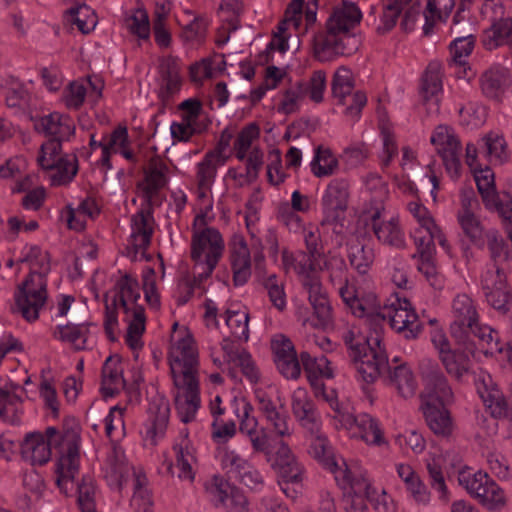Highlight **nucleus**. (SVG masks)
Instances as JSON below:
<instances>
[{"label": "nucleus", "mask_w": 512, "mask_h": 512, "mask_svg": "<svg viewBox=\"0 0 512 512\" xmlns=\"http://www.w3.org/2000/svg\"><path fill=\"white\" fill-rule=\"evenodd\" d=\"M79 429L76 426L47 427L44 433L35 431L26 434L21 443V454L32 465L46 464L52 448L59 453L56 464V484L68 495L74 488V479L79 471Z\"/></svg>", "instance_id": "nucleus-1"}, {"label": "nucleus", "mask_w": 512, "mask_h": 512, "mask_svg": "<svg viewBox=\"0 0 512 512\" xmlns=\"http://www.w3.org/2000/svg\"><path fill=\"white\" fill-rule=\"evenodd\" d=\"M340 297L351 313L362 319L368 330L382 338L383 323L388 319L393 330L404 335L407 339L416 338L421 331V324L411 303L403 298H396L389 305L382 307L373 291L362 288L344 286Z\"/></svg>", "instance_id": "nucleus-2"}, {"label": "nucleus", "mask_w": 512, "mask_h": 512, "mask_svg": "<svg viewBox=\"0 0 512 512\" xmlns=\"http://www.w3.org/2000/svg\"><path fill=\"white\" fill-rule=\"evenodd\" d=\"M362 13L358 6L350 1L333 7L326 21L325 32L314 37V54L321 62H328L337 56L353 54L359 47V39L351 33L361 21Z\"/></svg>", "instance_id": "nucleus-3"}, {"label": "nucleus", "mask_w": 512, "mask_h": 512, "mask_svg": "<svg viewBox=\"0 0 512 512\" xmlns=\"http://www.w3.org/2000/svg\"><path fill=\"white\" fill-rule=\"evenodd\" d=\"M349 355L355 365L357 377L366 383H372L389 368L385 348L381 345L379 330H369L364 334L359 328L352 327L344 335Z\"/></svg>", "instance_id": "nucleus-4"}, {"label": "nucleus", "mask_w": 512, "mask_h": 512, "mask_svg": "<svg viewBox=\"0 0 512 512\" xmlns=\"http://www.w3.org/2000/svg\"><path fill=\"white\" fill-rule=\"evenodd\" d=\"M106 299L114 308L122 310L123 321L127 324V345L134 351L142 348L146 316L143 305L139 303L141 294L137 279L130 274L122 275Z\"/></svg>", "instance_id": "nucleus-5"}, {"label": "nucleus", "mask_w": 512, "mask_h": 512, "mask_svg": "<svg viewBox=\"0 0 512 512\" xmlns=\"http://www.w3.org/2000/svg\"><path fill=\"white\" fill-rule=\"evenodd\" d=\"M104 477L112 489H121L132 477L134 492L130 506L134 512H154V501L146 487L147 478L141 470H135L126 460L124 450L113 445L103 466Z\"/></svg>", "instance_id": "nucleus-6"}, {"label": "nucleus", "mask_w": 512, "mask_h": 512, "mask_svg": "<svg viewBox=\"0 0 512 512\" xmlns=\"http://www.w3.org/2000/svg\"><path fill=\"white\" fill-rule=\"evenodd\" d=\"M221 233L207 225L206 214H198L192 225L191 258L194 262L195 284H200L212 274L224 251Z\"/></svg>", "instance_id": "nucleus-7"}, {"label": "nucleus", "mask_w": 512, "mask_h": 512, "mask_svg": "<svg viewBox=\"0 0 512 512\" xmlns=\"http://www.w3.org/2000/svg\"><path fill=\"white\" fill-rule=\"evenodd\" d=\"M171 378L199 377V349L186 326L173 324L168 350Z\"/></svg>", "instance_id": "nucleus-8"}, {"label": "nucleus", "mask_w": 512, "mask_h": 512, "mask_svg": "<svg viewBox=\"0 0 512 512\" xmlns=\"http://www.w3.org/2000/svg\"><path fill=\"white\" fill-rule=\"evenodd\" d=\"M307 432L310 435L308 454L324 469L331 472L337 485L346 490L348 480L361 464L357 461L347 462L343 457L336 455L327 436L322 432L321 424L317 426V432Z\"/></svg>", "instance_id": "nucleus-9"}, {"label": "nucleus", "mask_w": 512, "mask_h": 512, "mask_svg": "<svg viewBox=\"0 0 512 512\" xmlns=\"http://www.w3.org/2000/svg\"><path fill=\"white\" fill-rule=\"evenodd\" d=\"M48 301L47 278L29 274L14 293L13 312L27 322L36 321Z\"/></svg>", "instance_id": "nucleus-10"}, {"label": "nucleus", "mask_w": 512, "mask_h": 512, "mask_svg": "<svg viewBox=\"0 0 512 512\" xmlns=\"http://www.w3.org/2000/svg\"><path fill=\"white\" fill-rule=\"evenodd\" d=\"M37 162L43 170L51 171V184L62 186L70 183L78 172L77 157L62 153V142L47 140L39 150Z\"/></svg>", "instance_id": "nucleus-11"}, {"label": "nucleus", "mask_w": 512, "mask_h": 512, "mask_svg": "<svg viewBox=\"0 0 512 512\" xmlns=\"http://www.w3.org/2000/svg\"><path fill=\"white\" fill-rule=\"evenodd\" d=\"M458 482L471 497L490 511H500L507 504L504 490L487 473L465 469L459 472Z\"/></svg>", "instance_id": "nucleus-12"}, {"label": "nucleus", "mask_w": 512, "mask_h": 512, "mask_svg": "<svg viewBox=\"0 0 512 512\" xmlns=\"http://www.w3.org/2000/svg\"><path fill=\"white\" fill-rule=\"evenodd\" d=\"M271 468L277 475L282 492L291 499H296V490L287 487L288 484L300 485L306 478V467L291 447L283 440L279 441L274 453Z\"/></svg>", "instance_id": "nucleus-13"}, {"label": "nucleus", "mask_w": 512, "mask_h": 512, "mask_svg": "<svg viewBox=\"0 0 512 512\" xmlns=\"http://www.w3.org/2000/svg\"><path fill=\"white\" fill-rule=\"evenodd\" d=\"M302 285L307 299L313 309V317H308L305 308H299L297 317L302 324L313 328H325L332 323V307L328 293L322 285L321 278H314Z\"/></svg>", "instance_id": "nucleus-14"}, {"label": "nucleus", "mask_w": 512, "mask_h": 512, "mask_svg": "<svg viewBox=\"0 0 512 512\" xmlns=\"http://www.w3.org/2000/svg\"><path fill=\"white\" fill-rule=\"evenodd\" d=\"M423 382L421 406L446 405L453 401V392L436 362L424 359L420 364Z\"/></svg>", "instance_id": "nucleus-15"}, {"label": "nucleus", "mask_w": 512, "mask_h": 512, "mask_svg": "<svg viewBox=\"0 0 512 512\" xmlns=\"http://www.w3.org/2000/svg\"><path fill=\"white\" fill-rule=\"evenodd\" d=\"M221 463L230 477L250 490L260 492L264 489L265 478L261 471L235 449H224Z\"/></svg>", "instance_id": "nucleus-16"}, {"label": "nucleus", "mask_w": 512, "mask_h": 512, "mask_svg": "<svg viewBox=\"0 0 512 512\" xmlns=\"http://www.w3.org/2000/svg\"><path fill=\"white\" fill-rule=\"evenodd\" d=\"M171 394L179 419L189 423L201 405L199 377L172 378Z\"/></svg>", "instance_id": "nucleus-17"}, {"label": "nucleus", "mask_w": 512, "mask_h": 512, "mask_svg": "<svg viewBox=\"0 0 512 512\" xmlns=\"http://www.w3.org/2000/svg\"><path fill=\"white\" fill-rule=\"evenodd\" d=\"M430 141L436 152L442 158L443 164L452 179H458L461 174V143L454 130L445 125H439L433 131Z\"/></svg>", "instance_id": "nucleus-18"}, {"label": "nucleus", "mask_w": 512, "mask_h": 512, "mask_svg": "<svg viewBox=\"0 0 512 512\" xmlns=\"http://www.w3.org/2000/svg\"><path fill=\"white\" fill-rule=\"evenodd\" d=\"M481 288L487 303L502 315H507L512 307V298L506 284L504 272L490 265L481 275Z\"/></svg>", "instance_id": "nucleus-19"}, {"label": "nucleus", "mask_w": 512, "mask_h": 512, "mask_svg": "<svg viewBox=\"0 0 512 512\" xmlns=\"http://www.w3.org/2000/svg\"><path fill=\"white\" fill-rule=\"evenodd\" d=\"M348 481L346 490H351L357 496H364L376 511L395 512L396 507L393 499L383 488L374 485L362 465L354 470V474Z\"/></svg>", "instance_id": "nucleus-20"}, {"label": "nucleus", "mask_w": 512, "mask_h": 512, "mask_svg": "<svg viewBox=\"0 0 512 512\" xmlns=\"http://www.w3.org/2000/svg\"><path fill=\"white\" fill-rule=\"evenodd\" d=\"M205 488L215 507L223 508L226 512H248L244 493L222 477L214 476Z\"/></svg>", "instance_id": "nucleus-21"}, {"label": "nucleus", "mask_w": 512, "mask_h": 512, "mask_svg": "<svg viewBox=\"0 0 512 512\" xmlns=\"http://www.w3.org/2000/svg\"><path fill=\"white\" fill-rule=\"evenodd\" d=\"M332 93L339 103L346 104V98L351 97V103H347L345 113L352 117H358L362 108L366 105L365 93L356 91L353 93L355 80L352 71L345 67H339L332 79Z\"/></svg>", "instance_id": "nucleus-22"}, {"label": "nucleus", "mask_w": 512, "mask_h": 512, "mask_svg": "<svg viewBox=\"0 0 512 512\" xmlns=\"http://www.w3.org/2000/svg\"><path fill=\"white\" fill-rule=\"evenodd\" d=\"M169 167L160 158H152L145 170L144 178L138 184L139 195L150 205L158 202V193L169 182Z\"/></svg>", "instance_id": "nucleus-23"}, {"label": "nucleus", "mask_w": 512, "mask_h": 512, "mask_svg": "<svg viewBox=\"0 0 512 512\" xmlns=\"http://www.w3.org/2000/svg\"><path fill=\"white\" fill-rule=\"evenodd\" d=\"M349 183L346 179L335 178L329 182L321 197L324 221L340 219L348 208Z\"/></svg>", "instance_id": "nucleus-24"}, {"label": "nucleus", "mask_w": 512, "mask_h": 512, "mask_svg": "<svg viewBox=\"0 0 512 512\" xmlns=\"http://www.w3.org/2000/svg\"><path fill=\"white\" fill-rule=\"evenodd\" d=\"M230 263L235 286H242L251 277V253L242 234L235 233L229 241Z\"/></svg>", "instance_id": "nucleus-25"}, {"label": "nucleus", "mask_w": 512, "mask_h": 512, "mask_svg": "<svg viewBox=\"0 0 512 512\" xmlns=\"http://www.w3.org/2000/svg\"><path fill=\"white\" fill-rule=\"evenodd\" d=\"M475 386L479 396L494 418L507 416V402L488 372L480 370L477 373L475 377Z\"/></svg>", "instance_id": "nucleus-26"}, {"label": "nucleus", "mask_w": 512, "mask_h": 512, "mask_svg": "<svg viewBox=\"0 0 512 512\" xmlns=\"http://www.w3.org/2000/svg\"><path fill=\"white\" fill-rule=\"evenodd\" d=\"M451 313L454 318L451 332L455 337L475 327L478 323V311L474 300L466 293H458L451 304Z\"/></svg>", "instance_id": "nucleus-27"}, {"label": "nucleus", "mask_w": 512, "mask_h": 512, "mask_svg": "<svg viewBox=\"0 0 512 512\" xmlns=\"http://www.w3.org/2000/svg\"><path fill=\"white\" fill-rule=\"evenodd\" d=\"M32 120L35 130L53 136L52 140L67 141L75 133L74 120L67 114L52 112Z\"/></svg>", "instance_id": "nucleus-28"}, {"label": "nucleus", "mask_w": 512, "mask_h": 512, "mask_svg": "<svg viewBox=\"0 0 512 512\" xmlns=\"http://www.w3.org/2000/svg\"><path fill=\"white\" fill-rule=\"evenodd\" d=\"M371 227L377 240L383 245L397 249L405 247V234L398 215L382 217L380 212L377 211L372 216Z\"/></svg>", "instance_id": "nucleus-29"}, {"label": "nucleus", "mask_w": 512, "mask_h": 512, "mask_svg": "<svg viewBox=\"0 0 512 512\" xmlns=\"http://www.w3.org/2000/svg\"><path fill=\"white\" fill-rule=\"evenodd\" d=\"M170 406L163 397H155L149 403L148 420L145 423L144 437L152 445L162 438L168 426Z\"/></svg>", "instance_id": "nucleus-30"}, {"label": "nucleus", "mask_w": 512, "mask_h": 512, "mask_svg": "<svg viewBox=\"0 0 512 512\" xmlns=\"http://www.w3.org/2000/svg\"><path fill=\"white\" fill-rule=\"evenodd\" d=\"M291 408L294 417L306 431L317 432L321 419L306 389L298 387L293 391Z\"/></svg>", "instance_id": "nucleus-31"}, {"label": "nucleus", "mask_w": 512, "mask_h": 512, "mask_svg": "<svg viewBox=\"0 0 512 512\" xmlns=\"http://www.w3.org/2000/svg\"><path fill=\"white\" fill-rule=\"evenodd\" d=\"M300 360L303 364L305 371L308 373V378L316 396L326 397L329 394L326 392L324 384L319 378L330 379L334 376V368L330 360L325 356L312 357L308 352L300 354Z\"/></svg>", "instance_id": "nucleus-32"}, {"label": "nucleus", "mask_w": 512, "mask_h": 512, "mask_svg": "<svg viewBox=\"0 0 512 512\" xmlns=\"http://www.w3.org/2000/svg\"><path fill=\"white\" fill-rule=\"evenodd\" d=\"M491 25L483 31L482 44L487 50L512 45V18H502L497 10L490 11Z\"/></svg>", "instance_id": "nucleus-33"}, {"label": "nucleus", "mask_w": 512, "mask_h": 512, "mask_svg": "<svg viewBox=\"0 0 512 512\" xmlns=\"http://www.w3.org/2000/svg\"><path fill=\"white\" fill-rule=\"evenodd\" d=\"M350 265L359 273L366 274L375 260L374 244L366 237H355L347 244Z\"/></svg>", "instance_id": "nucleus-34"}, {"label": "nucleus", "mask_w": 512, "mask_h": 512, "mask_svg": "<svg viewBox=\"0 0 512 512\" xmlns=\"http://www.w3.org/2000/svg\"><path fill=\"white\" fill-rule=\"evenodd\" d=\"M154 230V219L150 212L139 211L131 218V234L129 245L135 254L144 252L151 242Z\"/></svg>", "instance_id": "nucleus-35"}, {"label": "nucleus", "mask_w": 512, "mask_h": 512, "mask_svg": "<svg viewBox=\"0 0 512 512\" xmlns=\"http://www.w3.org/2000/svg\"><path fill=\"white\" fill-rule=\"evenodd\" d=\"M282 260L284 265L292 269L301 284L318 278V265H320L321 257H312L311 254L299 251L296 254L283 251Z\"/></svg>", "instance_id": "nucleus-36"}, {"label": "nucleus", "mask_w": 512, "mask_h": 512, "mask_svg": "<svg viewBox=\"0 0 512 512\" xmlns=\"http://www.w3.org/2000/svg\"><path fill=\"white\" fill-rule=\"evenodd\" d=\"M510 84L508 70L495 65L487 69L480 77V88L484 96L500 102Z\"/></svg>", "instance_id": "nucleus-37"}, {"label": "nucleus", "mask_w": 512, "mask_h": 512, "mask_svg": "<svg viewBox=\"0 0 512 512\" xmlns=\"http://www.w3.org/2000/svg\"><path fill=\"white\" fill-rule=\"evenodd\" d=\"M175 453L177 477L182 481L192 483L195 478L197 459L195 449L189 439L182 438L173 445Z\"/></svg>", "instance_id": "nucleus-38"}, {"label": "nucleus", "mask_w": 512, "mask_h": 512, "mask_svg": "<svg viewBox=\"0 0 512 512\" xmlns=\"http://www.w3.org/2000/svg\"><path fill=\"white\" fill-rule=\"evenodd\" d=\"M180 69L174 60H166L160 65L158 79V96L163 102L168 101L180 91Z\"/></svg>", "instance_id": "nucleus-39"}, {"label": "nucleus", "mask_w": 512, "mask_h": 512, "mask_svg": "<svg viewBox=\"0 0 512 512\" xmlns=\"http://www.w3.org/2000/svg\"><path fill=\"white\" fill-rule=\"evenodd\" d=\"M125 386L123 367L118 357H108L102 368L101 390L104 397H113Z\"/></svg>", "instance_id": "nucleus-40"}, {"label": "nucleus", "mask_w": 512, "mask_h": 512, "mask_svg": "<svg viewBox=\"0 0 512 512\" xmlns=\"http://www.w3.org/2000/svg\"><path fill=\"white\" fill-rule=\"evenodd\" d=\"M388 376L387 383L392 386L400 396L404 398L412 397L417 389V382L412 369L402 363L386 371Z\"/></svg>", "instance_id": "nucleus-41"}, {"label": "nucleus", "mask_w": 512, "mask_h": 512, "mask_svg": "<svg viewBox=\"0 0 512 512\" xmlns=\"http://www.w3.org/2000/svg\"><path fill=\"white\" fill-rule=\"evenodd\" d=\"M304 0H292L285 12V18L278 25V32L272 41V45H277L278 50L285 52L288 49L285 32L290 28L297 30L301 24L302 9Z\"/></svg>", "instance_id": "nucleus-42"}, {"label": "nucleus", "mask_w": 512, "mask_h": 512, "mask_svg": "<svg viewBox=\"0 0 512 512\" xmlns=\"http://www.w3.org/2000/svg\"><path fill=\"white\" fill-rule=\"evenodd\" d=\"M412 238L417 247L418 256L432 255L434 251V241H437L446 252L450 250V245L439 226H435V230L415 228L412 232Z\"/></svg>", "instance_id": "nucleus-43"}, {"label": "nucleus", "mask_w": 512, "mask_h": 512, "mask_svg": "<svg viewBox=\"0 0 512 512\" xmlns=\"http://www.w3.org/2000/svg\"><path fill=\"white\" fill-rule=\"evenodd\" d=\"M319 271H327L330 282L333 285H339V291L344 286L356 288L348 283L347 265L344 258L339 254L332 253L331 251L323 253L320 265H318V272Z\"/></svg>", "instance_id": "nucleus-44"}, {"label": "nucleus", "mask_w": 512, "mask_h": 512, "mask_svg": "<svg viewBox=\"0 0 512 512\" xmlns=\"http://www.w3.org/2000/svg\"><path fill=\"white\" fill-rule=\"evenodd\" d=\"M22 388L7 379H0V419L9 421L17 413Z\"/></svg>", "instance_id": "nucleus-45"}, {"label": "nucleus", "mask_w": 512, "mask_h": 512, "mask_svg": "<svg viewBox=\"0 0 512 512\" xmlns=\"http://www.w3.org/2000/svg\"><path fill=\"white\" fill-rule=\"evenodd\" d=\"M309 167L315 177L325 178L334 175L338 171L339 161L330 148L319 145L314 149Z\"/></svg>", "instance_id": "nucleus-46"}, {"label": "nucleus", "mask_w": 512, "mask_h": 512, "mask_svg": "<svg viewBox=\"0 0 512 512\" xmlns=\"http://www.w3.org/2000/svg\"><path fill=\"white\" fill-rule=\"evenodd\" d=\"M238 342L235 338L224 337L220 343V348L210 346V357L214 365L217 367H222L224 364L235 365L243 354H247L248 352Z\"/></svg>", "instance_id": "nucleus-47"}, {"label": "nucleus", "mask_w": 512, "mask_h": 512, "mask_svg": "<svg viewBox=\"0 0 512 512\" xmlns=\"http://www.w3.org/2000/svg\"><path fill=\"white\" fill-rule=\"evenodd\" d=\"M479 340V347L475 353V357L483 354L485 357H493L503 352V346L500 344L499 334L496 330L488 325L475 324V327L469 330Z\"/></svg>", "instance_id": "nucleus-48"}, {"label": "nucleus", "mask_w": 512, "mask_h": 512, "mask_svg": "<svg viewBox=\"0 0 512 512\" xmlns=\"http://www.w3.org/2000/svg\"><path fill=\"white\" fill-rule=\"evenodd\" d=\"M53 337L69 343L76 350H83L88 347L89 326L86 324L58 325L53 329Z\"/></svg>", "instance_id": "nucleus-49"}, {"label": "nucleus", "mask_w": 512, "mask_h": 512, "mask_svg": "<svg viewBox=\"0 0 512 512\" xmlns=\"http://www.w3.org/2000/svg\"><path fill=\"white\" fill-rule=\"evenodd\" d=\"M477 189L482 201L488 210L498 206V193L495 188V177L489 167L478 168L472 171Z\"/></svg>", "instance_id": "nucleus-50"}, {"label": "nucleus", "mask_w": 512, "mask_h": 512, "mask_svg": "<svg viewBox=\"0 0 512 512\" xmlns=\"http://www.w3.org/2000/svg\"><path fill=\"white\" fill-rule=\"evenodd\" d=\"M224 165L208 154H205L202 160L195 165V178L200 196H206L215 182L218 169Z\"/></svg>", "instance_id": "nucleus-51"}, {"label": "nucleus", "mask_w": 512, "mask_h": 512, "mask_svg": "<svg viewBox=\"0 0 512 512\" xmlns=\"http://www.w3.org/2000/svg\"><path fill=\"white\" fill-rule=\"evenodd\" d=\"M353 437H359L369 445L383 446L387 441L379 421L369 414L358 415V426Z\"/></svg>", "instance_id": "nucleus-52"}, {"label": "nucleus", "mask_w": 512, "mask_h": 512, "mask_svg": "<svg viewBox=\"0 0 512 512\" xmlns=\"http://www.w3.org/2000/svg\"><path fill=\"white\" fill-rule=\"evenodd\" d=\"M457 222L463 232V234L469 239V241L478 248H484L485 246V235L487 230L475 213H457Z\"/></svg>", "instance_id": "nucleus-53"}, {"label": "nucleus", "mask_w": 512, "mask_h": 512, "mask_svg": "<svg viewBox=\"0 0 512 512\" xmlns=\"http://www.w3.org/2000/svg\"><path fill=\"white\" fill-rule=\"evenodd\" d=\"M17 263L28 264L30 274H39L44 278L47 277L50 271L49 254L37 245H25L20 252Z\"/></svg>", "instance_id": "nucleus-54"}, {"label": "nucleus", "mask_w": 512, "mask_h": 512, "mask_svg": "<svg viewBox=\"0 0 512 512\" xmlns=\"http://www.w3.org/2000/svg\"><path fill=\"white\" fill-rule=\"evenodd\" d=\"M90 89L95 91L97 97L100 96V90H96L90 80L72 81L63 90L61 100L68 109L77 110L83 105Z\"/></svg>", "instance_id": "nucleus-55"}, {"label": "nucleus", "mask_w": 512, "mask_h": 512, "mask_svg": "<svg viewBox=\"0 0 512 512\" xmlns=\"http://www.w3.org/2000/svg\"><path fill=\"white\" fill-rule=\"evenodd\" d=\"M444 406H421L427 425L440 436H448L452 432V420Z\"/></svg>", "instance_id": "nucleus-56"}, {"label": "nucleus", "mask_w": 512, "mask_h": 512, "mask_svg": "<svg viewBox=\"0 0 512 512\" xmlns=\"http://www.w3.org/2000/svg\"><path fill=\"white\" fill-rule=\"evenodd\" d=\"M485 155L492 164H503L508 159L507 143L502 134L489 132L481 138Z\"/></svg>", "instance_id": "nucleus-57"}, {"label": "nucleus", "mask_w": 512, "mask_h": 512, "mask_svg": "<svg viewBox=\"0 0 512 512\" xmlns=\"http://www.w3.org/2000/svg\"><path fill=\"white\" fill-rule=\"evenodd\" d=\"M453 7V0H427L426 9L423 12L425 19L424 34L428 35L437 21L446 20Z\"/></svg>", "instance_id": "nucleus-58"}, {"label": "nucleus", "mask_w": 512, "mask_h": 512, "mask_svg": "<svg viewBox=\"0 0 512 512\" xmlns=\"http://www.w3.org/2000/svg\"><path fill=\"white\" fill-rule=\"evenodd\" d=\"M306 96L305 82H297L291 85L281 94L278 111L283 114H292L298 111Z\"/></svg>", "instance_id": "nucleus-59"}, {"label": "nucleus", "mask_w": 512, "mask_h": 512, "mask_svg": "<svg viewBox=\"0 0 512 512\" xmlns=\"http://www.w3.org/2000/svg\"><path fill=\"white\" fill-rule=\"evenodd\" d=\"M66 21L76 25L83 34H88L96 27L97 16L93 9L82 4L68 11Z\"/></svg>", "instance_id": "nucleus-60"}, {"label": "nucleus", "mask_w": 512, "mask_h": 512, "mask_svg": "<svg viewBox=\"0 0 512 512\" xmlns=\"http://www.w3.org/2000/svg\"><path fill=\"white\" fill-rule=\"evenodd\" d=\"M104 156H101L100 162L106 168H111L110 157L118 153L124 146H128V131L126 127H117L111 134L104 136Z\"/></svg>", "instance_id": "nucleus-61"}, {"label": "nucleus", "mask_w": 512, "mask_h": 512, "mask_svg": "<svg viewBox=\"0 0 512 512\" xmlns=\"http://www.w3.org/2000/svg\"><path fill=\"white\" fill-rule=\"evenodd\" d=\"M421 92L425 100L435 98L442 92V74L438 63H430L423 75Z\"/></svg>", "instance_id": "nucleus-62"}, {"label": "nucleus", "mask_w": 512, "mask_h": 512, "mask_svg": "<svg viewBox=\"0 0 512 512\" xmlns=\"http://www.w3.org/2000/svg\"><path fill=\"white\" fill-rule=\"evenodd\" d=\"M259 135V127L254 123H251L241 129L233 143L235 156L238 160L243 161L246 158L247 153L255 148L253 144L258 140Z\"/></svg>", "instance_id": "nucleus-63"}, {"label": "nucleus", "mask_w": 512, "mask_h": 512, "mask_svg": "<svg viewBox=\"0 0 512 512\" xmlns=\"http://www.w3.org/2000/svg\"><path fill=\"white\" fill-rule=\"evenodd\" d=\"M96 494L94 479L84 476L77 486V501L81 512H97Z\"/></svg>", "instance_id": "nucleus-64"}]
</instances>
